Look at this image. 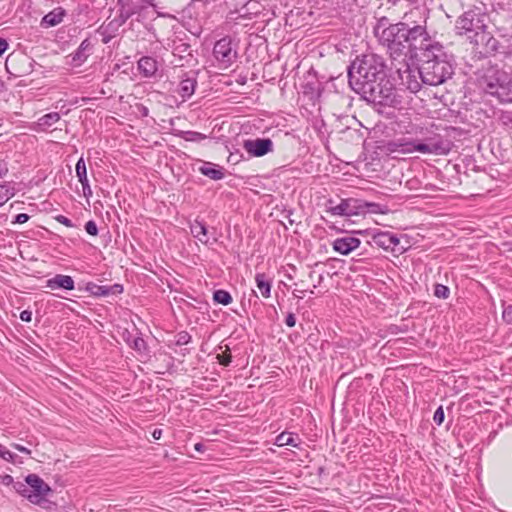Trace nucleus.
Returning <instances> with one entry per match:
<instances>
[{"mask_svg": "<svg viewBox=\"0 0 512 512\" xmlns=\"http://www.w3.org/2000/svg\"><path fill=\"white\" fill-rule=\"evenodd\" d=\"M195 450L202 451L204 448V445L202 443H196L194 446Z\"/></svg>", "mask_w": 512, "mask_h": 512, "instance_id": "57", "label": "nucleus"}, {"mask_svg": "<svg viewBox=\"0 0 512 512\" xmlns=\"http://www.w3.org/2000/svg\"><path fill=\"white\" fill-rule=\"evenodd\" d=\"M85 230L89 235L92 236H96L98 233L97 225L93 220H90L85 224Z\"/></svg>", "mask_w": 512, "mask_h": 512, "instance_id": "41", "label": "nucleus"}, {"mask_svg": "<svg viewBox=\"0 0 512 512\" xmlns=\"http://www.w3.org/2000/svg\"><path fill=\"white\" fill-rule=\"evenodd\" d=\"M308 276L312 281H315V283L313 285L314 288L318 287L323 281V275L316 274L315 271H310Z\"/></svg>", "mask_w": 512, "mask_h": 512, "instance_id": "43", "label": "nucleus"}, {"mask_svg": "<svg viewBox=\"0 0 512 512\" xmlns=\"http://www.w3.org/2000/svg\"><path fill=\"white\" fill-rule=\"evenodd\" d=\"M29 215L26 213H19L15 216L13 223L24 224L29 220Z\"/></svg>", "mask_w": 512, "mask_h": 512, "instance_id": "47", "label": "nucleus"}, {"mask_svg": "<svg viewBox=\"0 0 512 512\" xmlns=\"http://www.w3.org/2000/svg\"><path fill=\"white\" fill-rule=\"evenodd\" d=\"M133 412H152V402L147 399H137L130 405Z\"/></svg>", "mask_w": 512, "mask_h": 512, "instance_id": "29", "label": "nucleus"}, {"mask_svg": "<svg viewBox=\"0 0 512 512\" xmlns=\"http://www.w3.org/2000/svg\"><path fill=\"white\" fill-rule=\"evenodd\" d=\"M213 300L216 303H219L222 305H228L232 302V296L230 295V293L228 291L219 289V290L214 291Z\"/></svg>", "mask_w": 512, "mask_h": 512, "instance_id": "32", "label": "nucleus"}, {"mask_svg": "<svg viewBox=\"0 0 512 512\" xmlns=\"http://www.w3.org/2000/svg\"><path fill=\"white\" fill-rule=\"evenodd\" d=\"M60 120V114L57 112H50L48 114L43 115L38 119L36 122V125L38 126L39 130H46V128L52 126L53 124L57 123Z\"/></svg>", "mask_w": 512, "mask_h": 512, "instance_id": "24", "label": "nucleus"}, {"mask_svg": "<svg viewBox=\"0 0 512 512\" xmlns=\"http://www.w3.org/2000/svg\"><path fill=\"white\" fill-rule=\"evenodd\" d=\"M8 48V42L4 38H0V57L4 54V52Z\"/></svg>", "mask_w": 512, "mask_h": 512, "instance_id": "53", "label": "nucleus"}, {"mask_svg": "<svg viewBox=\"0 0 512 512\" xmlns=\"http://www.w3.org/2000/svg\"><path fill=\"white\" fill-rule=\"evenodd\" d=\"M197 81L194 78L183 79L179 85V94L182 98H189L193 95Z\"/></svg>", "mask_w": 512, "mask_h": 512, "instance_id": "25", "label": "nucleus"}, {"mask_svg": "<svg viewBox=\"0 0 512 512\" xmlns=\"http://www.w3.org/2000/svg\"><path fill=\"white\" fill-rule=\"evenodd\" d=\"M256 284L263 297L268 298L271 292V284L264 273H258L255 277Z\"/></svg>", "mask_w": 512, "mask_h": 512, "instance_id": "27", "label": "nucleus"}, {"mask_svg": "<svg viewBox=\"0 0 512 512\" xmlns=\"http://www.w3.org/2000/svg\"><path fill=\"white\" fill-rule=\"evenodd\" d=\"M190 231L193 237L198 239L201 243H208L207 228L203 221L195 220L191 223Z\"/></svg>", "mask_w": 512, "mask_h": 512, "instance_id": "23", "label": "nucleus"}, {"mask_svg": "<svg viewBox=\"0 0 512 512\" xmlns=\"http://www.w3.org/2000/svg\"><path fill=\"white\" fill-rule=\"evenodd\" d=\"M0 482H1V484L5 485V486H9V485L14 486V484L16 483V482H14L13 477L8 474L0 475Z\"/></svg>", "mask_w": 512, "mask_h": 512, "instance_id": "46", "label": "nucleus"}, {"mask_svg": "<svg viewBox=\"0 0 512 512\" xmlns=\"http://www.w3.org/2000/svg\"><path fill=\"white\" fill-rule=\"evenodd\" d=\"M299 444L298 437H294L292 433L283 432L276 438V445L278 446H293L297 447Z\"/></svg>", "mask_w": 512, "mask_h": 512, "instance_id": "28", "label": "nucleus"}, {"mask_svg": "<svg viewBox=\"0 0 512 512\" xmlns=\"http://www.w3.org/2000/svg\"><path fill=\"white\" fill-rule=\"evenodd\" d=\"M386 68L384 58L377 54L357 57L348 67L349 85L368 102L394 106L397 103L396 89Z\"/></svg>", "mask_w": 512, "mask_h": 512, "instance_id": "1", "label": "nucleus"}, {"mask_svg": "<svg viewBox=\"0 0 512 512\" xmlns=\"http://www.w3.org/2000/svg\"><path fill=\"white\" fill-rule=\"evenodd\" d=\"M488 88V92L496 96L501 102L512 103V82H508L507 85L489 83Z\"/></svg>", "mask_w": 512, "mask_h": 512, "instance_id": "18", "label": "nucleus"}, {"mask_svg": "<svg viewBox=\"0 0 512 512\" xmlns=\"http://www.w3.org/2000/svg\"><path fill=\"white\" fill-rule=\"evenodd\" d=\"M389 29L384 30L379 42L387 48L393 58L406 55L407 51L422 50L430 41L426 25L398 22Z\"/></svg>", "mask_w": 512, "mask_h": 512, "instance_id": "2", "label": "nucleus"}, {"mask_svg": "<svg viewBox=\"0 0 512 512\" xmlns=\"http://www.w3.org/2000/svg\"><path fill=\"white\" fill-rule=\"evenodd\" d=\"M380 207L377 203L366 202L355 198L342 199L336 206H330L328 211L333 215L338 216H352L365 213L366 210L370 212H378Z\"/></svg>", "mask_w": 512, "mask_h": 512, "instance_id": "7", "label": "nucleus"}, {"mask_svg": "<svg viewBox=\"0 0 512 512\" xmlns=\"http://www.w3.org/2000/svg\"><path fill=\"white\" fill-rule=\"evenodd\" d=\"M285 324L288 327H294L296 325V317L294 313H288L285 319Z\"/></svg>", "mask_w": 512, "mask_h": 512, "instance_id": "49", "label": "nucleus"}, {"mask_svg": "<svg viewBox=\"0 0 512 512\" xmlns=\"http://www.w3.org/2000/svg\"><path fill=\"white\" fill-rule=\"evenodd\" d=\"M191 341V335L186 331H181L176 336V345H186Z\"/></svg>", "mask_w": 512, "mask_h": 512, "instance_id": "37", "label": "nucleus"}, {"mask_svg": "<svg viewBox=\"0 0 512 512\" xmlns=\"http://www.w3.org/2000/svg\"><path fill=\"white\" fill-rule=\"evenodd\" d=\"M179 136L185 141L190 142H201L207 138L205 134L197 131H181Z\"/></svg>", "mask_w": 512, "mask_h": 512, "instance_id": "31", "label": "nucleus"}, {"mask_svg": "<svg viewBox=\"0 0 512 512\" xmlns=\"http://www.w3.org/2000/svg\"><path fill=\"white\" fill-rule=\"evenodd\" d=\"M199 171L212 180H221L224 178V169L213 163H205L199 168Z\"/></svg>", "mask_w": 512, "mask_h": 512, "instance_id": "22", "label": "nucleus"}, {"mask_svg": "<svg viewBox=\"0 0 512 512\" xmlns=\"http://www.w3.org/2000/svg\"><path fill=\"white\" fill-rule=\"evenodd\" d=\"M134 7H135V4L132 1H130V13H129L130 18H132L136 14V11H134Z\"/></svg>", "mask_w": 512, "mask_h": 512, "instance_id": "55", "label": "nucleus"}, {"mask_svg": "<svg viewBox=\"0 0 512 512\" xmlns=\"http://www.w3.org/2000/svg\"><path fill=\"white\" fill-rule=\"evenodd\" d=\"M46 287L51 290L55 289H65V290H73L74 289V280L71 276L57 274L53 278L47 280Z\"/></svg>", "mask_w": 512, "mask_h": 512, "instance_id": "19", "label": "nucleus"}, {"mask_svg": "<svg viewBox=\"0 0 512 512\" xmlns=\"http://www.w3.org/2000/svg\"><path fill=\"white\" fill-rule=\"evenodd\" d=\"M127 0H118L117 5L119 6V19L115 18L108 23L103 24L99 29L98 33L102 36V42L108 43L112 37L116 35L119 27L128 18V9L126 8Z\"/></svg>", "mask_w": 512, "mask_h": 512, "instance_id": "9", "label": "nucleus"}, {"mask_svg": "<svg viewBox=\"0 0 512 512\" xmlns=\"http://www.w3.org/2000/svg\"><path fill=\"white\" fill-rule=\"evenodd\" d=\"M445 419V414L442 406H439L434 413L433 421L436 425L440 426Z\"/></svg>", "mask_w": 512, "mask_h": 512, "instance_id": "39", "label": "nucleus"}, {"mask_svg": "<svg viewBox=\"0 0 512 512\" xmlns=\"http://www.w3.org/2000/svg\"><path fill=\"white\" fill-rule=\"evenodd\" d=\"M134 330L136 331V335H133L130 332V338L133 336V345L131 346L134 351V357L139 360L140 362H147L151 356L150 349L144 340L143 337L138 336V334H141L140 328L136 326V324L133 322Z\"/></svg>", "mask_w": 512, "mask_h": 512, "instance_id": "14", "label": "nucleus"}, {"mask_svg": "<svg viewBox=\"0 0 512 512\" xmlns=\"http://www.w3.org/2000/svg\"><path fill=\"white\" fill-rule=\"evenodd\" d=\"M150 1H151V0H142V2H143L144 4H146V5H150V4H151V3H150Z\"/></svg>", "mask_w": 512, "mask_h": 512, "instance_id": "58", "label": "nucleus"}, {"mask_svg": "<svg viewBox=\"0 0 512 512\" xmlns=\"http://www.w3.org/2000/svg\"><path fill=\"white\" fill-rule=\"evenodd\" d=\"M14 196V188L8 184H0V206Z\"/></svg>", "mask_w": 512, "mask_h": 512, "instance_id": "34", "label": "nucleus"}, {"mask_svg": "<svg viewBox=\"0 0 512 512\" xmlns=\"http://www.w3.org/2000/svg\"><path fill=\"white\" fill-rule=\"evenodd\" d=\"M503 54L512 56V36L505 38V45H503Z\"/></svg>", "mask_w": 512, "mask_h": 512, "instance_id": "44", "label": "nucleus"}, {"mask_svg": "<svg viewBox=\"0 0 512 512\" xmlns=\"http://www.w3.org/2000/svg\"><path fill=\"white\" fill-rule=\"evenodd\" d=\"M216 359L218 360L219 364L223 366H229V364L232 361V356L230 354V348L228 346H225V350L221 353H218L216 355Z\"/></svg>", "mask_w": 512, "mask_h": 512, "instance_id": "35", "label": "nucleus"}, {"mask_svg": "<svg viewBox=\"0 0 512 512\" xmlns=\"http://www.w3.org/2000/svg\"><path fill=\"white\" fill-rule=\"evenodd\" d=\"M92 44L89 39H85L82 41L77 50L70 54L71 58L70 64L73 66H80L83 62H85L88 56L91 54Z\"/></svg>", "mask_w": 512, "mask_h": 512, "instance_id": "17", "label": "nucleus"}, {"mask_svg": "<svg viewBox=\"0 0 512 512\" xmlns=\"http://www.w3.org/2000/svg\"><path fill=\"white\" fill-rule=\"evenodd\" d=\"M14 490L33 504H40L51 492L50 486L37 474H29L26 476L25 482H16Z\"/></svg>", "mask_w": 512, "mask_h": 512, "instance_id": "6", "label": "nucleus"}, {"mask_svg": "<svg viewBox=\"0 0 512 512\" xmlns=\"http://www.w3.org/2000/svg\"><path fill=\"white\" fill-rule=\"evenodd\" d=\"M487 19V14L479 7L467 10L456 21L458 34L463 35L474 32L476 36H479L481 33V41H484Z\"/></svg>", "mask_w": 512, "mask_h": 512, "instance_id": "5", "label": "nucleus"}, {"mask_svg": "<svg viewBox=\"0 0 512 512\" xmlns=\"http://www.w3.org/2000/svg\"><path fill=\"white\" fill-rule=\"evenodd\" d=\"M162 436V430L161 429H154V431L152 432V437L155 439V440H158L160 439Z\"/></svg>", "mask_w": 512, "mask_h": 512, "instance_id": "54", "label": "nucleus"}, {"mask_svg": "<svg viewBox=\"0 0 512 512\" xmlns=\"http://www.w3.org/2000/svg\"><path fill=\"white\" fill-rule=\"evenodd\" d=\"M107 292L108 296L110 295H118L121 294L124 291V287L121 284H113V285H107Z\"/></svg>", "mask_w": 512, "mask_h": 512, "instance_id": "40", "label": "nucleus"}, {"mask_svg": "<svg viewBox=\"0 0 512 512\" xmlns=\"http://www.w3.org/2000/svg\"><path fill=\"white\" fill-rule=\"evenodd\" d=\"M5 449H6V448H5L2 444H0V454H1V453H2V451H4Z\"/></svg>", "mask_w": 512, "mask_h": 512, "instance_id": "59", "label": "nucleus"}, {"mask_svg": "<svg viewBox=\"0 0 512 512\" xmlns=\"http://www.w3.org/2000/svg\"><path fill=\"white\" fill-rule=\"evenodd\" d=\"M215 58L226 65H231L237 58V51L232 47V39L228 36L218 40L213 48Z\"/></svg>", "mask_w": 512, "mask_h": 512, "instance_id": "11", "label": "nucleus"}, {"mask_svg": "<svg viewBox=\"0 0 512 512\" xmlns=\"http://www.w3.org/2000/svg\"><path fill=\"white\" fill-rule=\"evenodd\" d=\"M20 319L24 322H30L32 320V312L29 310H23L20 313Z\"/></svg>", "mask_w": 512, "mask_h": 512, "instance_id": "50", "label": "nucleus"}, {"mask_svg": "<svg viewBox=\"0 0 512 512\" xmlns=\"http://www.w3.org/2000/svg\"><path fill=\"white\" fill-rule=\"evenodd\" d=\"M393 145L403 153L420 152L422 154L447 155L451 150V142L439 134L427 136L423 141L399 139Z\"/></svg>", "mask_w": 512, "mask_h": 512, "instance_id": "4", "label": "nucleus"}, {"mask_svg": "<svg viewBox=\"0 0 512 512\" xmlns=\"http://www.w3.org/2000/svg\"><path fill=\"white\" fill-rule=\"evenodd\" d=\"M143 53V48L140 47V43L138 41L136 44L135 54V57L140 56L137 60V73L144 78H151L156 76L159 68L156 58L152 56H146Z\"/></svg>", "mask_w": 512, "mask_h": 512, "instance_id": "10", "label": "nucleus"}, {"mask_svg": "<svg viewBox=\"0 0 512 512\" xmlns=\"http://www.w3.org/2000/svg\"><path fill=\"white\" fill-rule=\"evenodd\" d=\"M75 170H76V175L78 177V180L82 185L83 195L86 198H89L92 195V190L90 188L88 178H87L86 164L82 157L77 161Z\"/></svg>", "mask_w": 512, "mask_h": 512, "instance_id": "20", "label": "nucleus"}, {"mask_svg": "<svg viewBox=\"0 0 512 512\" xmlns=\"http://www.w3.org/2000/svg\"><path fill=\"white\" fill-rule=\"evenodd\" d=\"M243 147L250 155L261 157L272 151L273 142L269 138L248 139Z\"/></svg>", "mask_w": 512, "mask_h": 512, "instance_id": "13", "label": "nucleus"}, {"mask_svg": "<svg viewBox=\"0 0 512 512\" xmlns=\"http://www.w3.org/2000/svg\"><path fill=\"white\" fill-rule=\"evenodd\" d=\"M502 318L507 324L512 325V305L505 307L502 313Z\"/></svg>", "mask_w": 512, "mask_h": 512, "instance_id": "42", "label": "nucleus"}, {"mask_svg": "<svg viewBox=\"0 0 512 512\" xmlns=\"http://www.w3.org/2000/svg\"><path fill=\"white\" fill-rule=\"evenodd\" d=\"M0 456H1L4 460H6V461H8V462H13V463L15 462V459H16V457H17V455H16V454H14V453L10 452V451H9V450H7V449H5L4 451H2V453L0 454Z\"/></svg>", "mask_w": 512, "mask_h": 512, "instance_id": "45", "label": "nucleus"}, {"mask_svg": "<svg viewBox=\"0 0 512 512\" xmlns=\"http://www.w3.org/2000/svg\"><path fill=\"white\" fill-rule=\"evenodd\" d=\"M400 78L401 84L411 93H417L420 91L422 84H424L419 76V67L416 70H413L406 64L405 70L400 73Z\"/></svg>", "mask_w": 512, "mask_h": 512, "instance_id": "15", "label": "nucleus"}, {"mask_svg": "<svg viewBox=\"0 0 512 512\" xmlns=\"http://www.w3.org/2000/svg\"><path fill=\"white\" fill-rule=\"evenodd\" d=\"M132 110V114H135L136 116L145 117L148 115V108L143 106L140 103H136L134 106L130 105V109Z\"/></svg>", "mask_w": 512, "mask_h": 512, "instance_id": "38", "label": "nucleus"}, {"mask_svg": "<svg viewBox=\"0 0 512 512\" xmlns=\"http://www.w3.org/2000/svg\"><path fill=\"white\" fill-rule=\"evenodd\" d=\"M450 290L447 286L442 284H436L434 288V295L440 299H446L449 297Z\"/></svg>", "mask_w": 512, "mask_h": 512, "instance_id": "36", "label": "nucleus"}, {"mask_svg": "<svg viewBox=\"0 0 512 512\" xmlns=\"http://www.w3.org/2000/svg\"><path fill=\"white\" fill-rule=\"evenodd\" d=\"M5 68L14 77H22L32 72V63L30 58L22 53H11L6 58Z\"/></svg>", "mask_w": 512, "mask_h": 512, "instance_id": "8", "label": "nucleus"}, {"mask_svg": "<svg viewBox=\"0 0 512 512\" xmlns=\"http://www.w3.org/2000/svg\"><path fill=\"white\" fill-rule=\"evenodd\" d=\"M422 51L419 76L424 84L438 86L453 76L454 68L447 60L441 44L431 43L430 40Z\"/></svg>", "mask_w": 512, "mask_h": 512, "instance_id": "3", "label": "nucleus"}, {"mask_svg": "<svg viewBox=\"0 0 512 512\" xmlns=\"http://www.w3.org/2000/svg\"><path fill=\"white\" fill-rule=\"evenodd\" d=\"M9 169L8 165L4 160H0V178H3L7 175Z\"/></svg>", "mask_w": 512, "mask_h": 512, "instance_id": "51", "label": "nucleus"}, {"mask_svg": "<svg viewBox=\"0 0 512 512\" xmlns=\"http://www.w3.org/2000/svg\"><path fill=\"white\" fill-rule=\"evenodd\" d=\"M55 220L57 222L65 225L66 227H74V224L72 223V221L63 215L56 216Z\"/></svg>", "mask_w": 512, "mask_h": 512, "instance_id": "48", "label": "nucleus"}, {"mask_svg": "<svg viewBox=\"0 0 512 512\" xmlns=\"http://www.w3.org/2000/svg\"><path fill=\"white\" fill-rule=\"evenodd\" d=\"M188 48H189V45H186V44H182L181 46L177 47V49L180 52H185Z\"/></svg>", "mask_w": 512, "mask_h": 512, "instance_id": "56", "label": "nucleus"}, {"mask_svg": "<svg viewBox=\"0 0 512 512\" xmlns=\"http://www.w3.org/2000/svg\"><path fill=\"white\" fill-rule=\"evenodd\" d=\"M505 36L502 37V41L486 34L484 38L486 49L490 52H499L503 54V45H505Z\"/></svg>", "mask_w": 512, "mask_h": 512, "instance_id": "26", "label": "nucleus"}, {"mask_svg": "<svg viewBox=\"0 0 512 512\" xmlns=\"http://www.w3.org/2000/svg\"><path fill=\"white\" fill-rule=\"evenodd\" d=\"M361 241L350 235H346L340 238H337L333 241L332 247L333 249L341 255H348L353 250L359 247Z\"/></svg>", "mask_w": 512, "mask_h": 512, "instance_id": "16", "label": "nucleus"}, {"mask_svg": "<svg viewBox=\"0 0 512 512\" xmlns=\"http://www.w3.org/2000/svg\"><path fill=\"white\" fill-rule=\"evenodd\" d=\"M371 243L386 251H399V253L404 251V248L396 249L400 243V240L395 234H392L388 231H378L373 233L371 237Z\"/></svg>", "mask_w": 512, "mask_h": 512, "instance_id": "12", "label": "nucleus"}, {"mask_svg": "<svg viewBox=\"0 0 512 512\" xmlns=\"http://www.w3.org/2000/svg\"><path fill=\"white\" fill-rule=\"evenodd\" d=\"M64 16V9H62L61 7L55 8L42 18L41 26L46 28L56 26L62 22Z\"/></svg>", "mask_w": 512, "mask_h": 512, "instance_id": "21", "label": "nucleus"}, {"mask_svg": "<svg viewBox=\"0 0 512 512\" xmlns=\"http://www.w3.org/2000/svg\"><path fill=\"white\" fill-rule=\"evenodd\" d=\"M11 446H12V448L18 450L19 452L25 453L27 455L31 454V450H29L28 448H26L20 444L12 443Z\"/></svg>", "mask_w": 512, "mask_h": 512, "instance_id": "52", "label": "nucleus"}, {"mask_svg": "<svg viewBox=\"0 0 512 512\" xmlns=\"http://www.w3.org/2000/svg\"><path fill=\"white\" fill-rule=\"evenodd\" d=\"M86 290L95 296H108L107 285H98L95 283H88Z\"/></svg>", "mask_w": 512, "mask_h": 512, "instance_id": "33", "label": "nucleus"}, {"mask_svg": "<svg viewBox=\"0 0 512 512\" xmlns=\"http://www.w3.org/2000/svg\"><path fill=\"white\" fill-rule=\"evenodd\" d=\"M393 25L394 24L390 23L387 17H381L377 20V23L374 27V34L379 41L381 40V34L384 32V30H389L388 28L393 27Z\"/></svg>", "mask_w": 512, "mask_h": 512, "instance_id": "30", "label": "nucleus"}]
</instances>
